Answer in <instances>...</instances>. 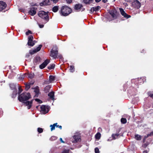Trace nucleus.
Segmentation results:
<instances>
[{
	"mask_svg": "<svg viewBox=\"0 0 153 153\" xmlns=\"http://www.w3.org/2000/svg\"><path fill=\"white\" fill-rule=\"evenodd\" d=\"M82 9H83L82 10H84V8H82Z\"/></svg>",
	"mask_w": 153,
	"mask_h": 153,
	"instance_id": "61",
	"label": "nucleus"
},
{
	"mask_svg": "<svg viewBox=\"0 0 153 153\" xmlns=\"http://www.w3.org/2000/svg\"><path fill=\"white\" fill-rule=\"evenodd\" d=\"M95 153H99L100 152L98 148L96 147L95 149Z\"/></svg>",
	"mask_w": 153,
	"mask_h": 153,
	"instance_id": "40",
	"label": "nucleus"
},
{
	"mask_svg": "<svg viewBox=\"0 0 153 153\" xmlns=\"http://www.w3.org/2000/svg\"><path fill=\"white\" fill-rule=\"evenodd\" d=\"M57 139V137L55 136H52L51 137L50 139L51 140H54Z\"/></svg>",
	"mask_w": 153,
	"mask_h": 153,
	"instance_id": "38",
	"label": "nucleus"
},
{
	"mask_svg": "<svg viewBox=\"0 0 153 153\" xmlns=\"http://www.w3.org/2000/svg\"><path fill=\"white\" fill-rule=\"evenodd\" d=\"M42 47V45H39V46L38 47H37L36 49H34L33 50L30 51V53L31 54H34V53L39 51L40 50Z\"/></svg>",
	"mask_w": 153,
	"mask_h": 153,
	"instance_id": "10",
	"label": "nucleus"
},
{
	"mask_svg": "<svg viewBox=\"0 0 153 153\" xmlns=\"http://www.w3.org/2000/svg\"><path fill=\"white\" fill-rule=\"evenodd\" d=\"M55 78L54 76L52 75H50L49 76V81L50 82H51L53 81H54L55 79Z\"/></svg>",
	"mask_w": 153,
	"mask_h": 153,
	"instance_id": "24",
	"label": "nucleus"
},
{
	"mask_svg": "<svg viewBox=\"0 0 153 153\" xmlns=\"http://www.w3.org/2000/svg\"><path fill=\"white\" fill-rule=\"evenodd\" d=\"M30 98L31 95L29 93L24 92L19 96L18 99L20 102L24 103L25 105L27 106L28 109H29L32 106L33 100L30 101H29L25 102V101H27Z\"/></svg>",
	"mask_w": 153,
	"mask_h": 153,
	"instance_id": "1",
	"label": "nucleus"
},
{
	"mask_svg": "<svg viewBox=\"0 0 153 153\" xmlns=\"http://www.w3.org/2000/svg\"><path fill=\"white\" fill-rule=\"evenodd\" d=\"M31 32L30 30H29L26 33V35H28L29 34H31Z\"/></svg>",
	"mask_w": 153,
	"mask_h": 153,
	"instance_id": "42",
	"label": "nucleus"
},
{
	"mask_svg": "<svg viewBox=\"0 0 153 153\" xmlns=\"http://www.w3.org/2000/svg\"><path fill=\"white\" fill-rule=\"evenodd\" d=\"M151 134L153 135V131L151 133Z\"/></svg>",
	"mask_w": 153,
	"mask_h": 153,
	"instance_id": "55",
	"label": "nucleus"
},
{
	"mask_svg": "<svg viewBox=\"0 0 153 153\" xmlns=\"http://www.w3.org/2000/svg\"><path fill=\"white\" fill-rule=\"evenodd\" d=\"M101 137V134L99 132L97 133L95 135V138L96 139H99Z\"/></svg>",
	"mask_w": 153,
	"mask_h": 153,
	"instance_id": "28",
	"label": "nucleus"
},
{
	"mask_svg": "<svg viewBox=\"0 0 153 153\" xmlns=\"http://www.w3.org/2000/svg\"><path fill=\"white\" fill-rule=\"evenodd\" d=\"M94 7V10L95 12L98 11L99 9H100V7L99 6H97V7Z\"/></svg>",
	"mask_w": 153,
	"mask_h": 153,
	"instance_id": "34",
	"label": "nucleus"
},
{
	"mask_svg": "<svg viewBox=\"0 0 153 153\" xmlns=\"http://www.w3.org/2000/svg\"><path fill=\"white\" fill-rule=\"evenodd\" d=\"M149 96L151 97L153 99V93H150L149 94Z\"/></svg>",
	"mask_w": 153,
	"mask_h": 153,
	"instance_id": "49",
	"label": "nucleus"
},
{
	"mask_svg": "<svg viewBox=\"0 0 153 153\" xmlns=\"http://www.w3.org/2000/svg\"><path fill=\"white\" fill-rule=\"evenodd\" d=\"M38 106H36V108H38Z\"/></svg>",
	"mask_w": 153,
	"mask_h": 153,
	"instance_id": "63",
	"label": "nucleus"
},
{
	"mask_svg": "<svg viewBox=\"0 0 153 153\" xmlns=\"http://www.w3.org/2000/svg\"><path fill=\"white\" fill-rule=\"evenodd\" d=\"M59 0H51V1H53L54 3H56Z\"/></svg>",
	"mask_w": 153,
	"mask_h": 153,
	"instance_id": "45",
	"label": "nucleus"
},
{
	"mask_svg": "<svg viewBox=\"0 0 153 153\" xmlns=\"http://www.w3.org/2000/svg\"><path fill=\"white\" fill-rule=\"evenodd\" d=\"M41 111L43 114H45L48 113V111H47V108L45 105H42L41 106Z\"/></svg>",
	"mask_w": 153,
	"mask_h": 153,
	"instance_id": "14",
	"label": "nucleus"
},
{
	"mask_svg": "<svg viewBox=\"0 0 153 153\" xmlns=\"http://www.w3.org/2000/svg\"><path fill=\"white\" fill-rule=\"evenodd\" d=\"M145 139H144L143 140V142H144L145 141Z\"/></svg>",
	"mask_w": 153,
	"mask_h": 153,
	"instance_id": "57",
	"label": "nucleus"
},
{
	"mask_svg": "<svg viewBox=\"0 0 153 153\" xmlns=\"http://www.w3.org/2000/svg\"><path fill=\"white\" fill-rule=\"evenodd\" d=\"M60 140L61 142L63 143H64V142L63 141L62 139V138H60Z\"/></svg>",
	"mask_w": 153,
	"mask_h": 153,
	"instance_id": "51",
	"label": "nucleus"
},
{
	"mask_svg": "<svg viewBox=\"0 0 153 153\" xmlns=\"http://www.w3.org/2000/svg\"><path fill=\"white\" fill-rule=\"evenodd\" d=\"M95 1L96 2H99L100 1H101V0H95Z\"/></svg>",
	"mask_w": 153,
	"mask_h": 153,
	"instance_id": "53",
	"label": "nucleus"
},
{
	"mask_svg": "<svg viewBox=\"0 0 153 153\" xmlns=\"http://www.w3.org/2000/svg\"><path fill=\"white\" fill-rule=\"evenodd\" d=\"M16 95H17L16 91H14L13 92V94H12V97L13 98H15L16 97Z\"/></svg>",
	"mask_w": 153,
	"mask_h": 153,
	"instance_id": "37",
	"label": "nucleus"
},
{
	"mask_svg": "<svg viewBox=\"0 0 153 153\" xmlns=\"http://www.w3.org/2000/svg\"><path fill=\"white\" fill-rule=\"evenodd\" d=\"M10 88L12 89H14L15 88V86L13 84H10Z\"/></svg>",
	"mask_w": 153,
	"mask_h": 153,
	"instance_id": "33",
	"label": "nucleus"
},
{
	"mask_svg": "<svg viewBox=\"0 0 153 153\" xmlns=\"http://www.w3.org/2000/svg\"><path fill=\"white\" fill-rule=\"evenodd\" d=\"M33 6H37V5H36V4H34V5H32Z\"/></svg>",
	"mask_w": 153,
	"mask_h": 153,
	"instance_id": "56",
	"label": "nucleus"
},
{
	"mask_svg": "<svg viewBox=\"0 0 153 153\" xmlns=\"http://www.w3.org/2000/svg\"><path fill=\"white\" fill-rule=\"evenodd\" d=\"M62 57V56H61L60 57V58H61Z\"/></svg>",
	"mask_w": 153,
	"mask_h": 153,
	"instance_id": "59",
	"label": "nucleus"
},
{
	"mask_svg": "<svg viewBox=\"0 0 153 153\" xmlns=\"http://www.w3.org/2000/svg\"><path fill=\"white\" fill-rule=\"evenodd\" d=\"M28 45L31 46H33L35 44V42L33 41V37L32 35H30L28 38Z\"/></svg>",
	"mask_w": 153,
	"mask_h": 153,
	"instance_id": "7",
	"label": "nucleus"
},
{
	"mask_svg": "<svg viewBox=\"0 0 153 153\" xmlns=\"http://www.w3.org/2000/svg\"><path fill=\"white\" fill-rule=\"evenodd\" d=\"M35 100L36 101L38 102L39 103H41L42 102V101L38 99H36Z\"/></svg>",
	"mask_w": 153,
	"mask_h": 153,
	"instance_id": "39",
	"label": "nucleus"
},
{
	"mask_svg": "<svg viewBox=\"0 0 153 153\" xmlns=\"http://www.w3.org/2000/svg\"><path fill=\"white\" fill-rule=\"evenodd\" d=\"M145 146H147V145H146V144H145Z\"/></svg>",
	"mask_w": 153,
	"mask_h": 153,
	"instance_id": "62",
	"label": "nucleus"
},
{
	"mask_svg": "<svg viewBox=\"0 0 153 153\" xmlns=\"http://www.w3.org/2000/svg\"><path fill=\"white\" fill-rule=\"evenodd\" d=\"M50 4V1L49 0H45L42 2L40 3V5L42 6L44 5H47Z\"/></svg>",
	"mask_w": 153,
	"mask_h": 153,
	"instance_id": "16",
	"label": "nucleus"
},
{
	"mask_svg": "<svg viewBox=\"0 0 153 153\" xmlns=\"http://www.w3.org/2000/svg\"><path fill=\"white\" fill-rule=\"evenodd\" d=\"M148 152L147 150H144L143 151V153H147Z\"/></svg>",
	"mask_w": 153,
	"mask_h": 153,
	"instance_id": "52",
	"label": "nucleus"
},
{
	"mask_svg": "<svg viewBox=\"0 0 153 153\" xmlns=\"http://www.w3.org/2000/svg\"><path fill=\"white\" fill-rule=\"evenodd\" d=\"M132 5L133 7L139 9L141 6V4L138 0H135L132 2Z\"/></svg>",
	"mask_w": 153,
	"mask_h": 153,
	"instance_id": "5",
	"label": "nucleus"
},
{
	"mask_svg": "<svg viewBox=\"0 0 153 153\" xmlns=\"http://www.w3.org/2000/svg\"><path fill=\"white\" fill-rule=\"evenodd\" d=\"M69 152V150L65 149L63 151L62 153H68Z\"/></svg>",
	"mask_w": 153,
	"mask_h": 153,
	"instance_id": "41",
	"label": "nucleus"
},
{
	"mask_svg": "<svg viewBox=\"0 0 153 153\" xmlns=\"http://www.w3.org/2000/svg\"><path fill=\"white\" fill-rule=\"evenodd\" d=\"M51 88V86L50 85H48L46 86L44 88V91L46 93L48 92Z\"/></svg>",
	"mask_w": 153,
	"mask_h": 153,
	"instance_id": "18",
	"label": "nucleus"
},
{
	"mask_svg": "<svg viewBox=\"0 0 153 153\" xmlns=\"http://www.w3.org/2000/svg\"><path fill=\"white\" fill-rule=\"evenodd\" d=\"M57 124V123H54L53 125H51L50 127L51 128V131L54 130L55 129V127L56 126V125Z\"/></svg>",
	"mask_w": 153,
	"mask_h": 153,
	"instance_id": "23",
	"label": "nucleus"
},
{
	"mask_svg": "<svg viewBox=\"0 0 153 153\" xmlns=\"http://www.w3.org/2000/svg\"><path fill=\"white\" fill-rule=\"evenodd\" d=\"M48 12H46L44 11L41 10L38 12V15L40 17L45 20V23L48 22L49 19L48 15Z\"/></svg>",
	"mask_w": 153,
	"mask_h": 153,
	"instance_id": "3",
	"label": "nucleus"
},
{
	"mask_svg": "<svg viewBox=\"0 0 153 153\" xmlns=\"http://www.w3.org/2000/svg\"><path fill=\"white\" fill-rule=\"evenodd\" d=\"M39 91V90L38 89V87H36L34 90V92H35L36 95H37L38 94Z\"/></svg>",
	"mask_w": 153,
	"mask_h": 153,
	"instance_id": "31",
	"label": "nucleus"
},
{
	"mask_svg": "<svg viewBox=\"0 0 153 153\" xmlns=\"http://www.w3.org/2000/svg\"><path fill=\"white\" fill-rule=\"evenodd\" d=\"M55 65L54 64H52L50 65L48 68L49 70H51L54 68Z\"/></svg>",
	"mask_w": 153,
	"mask_h": 153,
	"instance_id": "27",
	"label": "nucleus"
},
{
	"mask_svg": "<svg viewBox=\"0 0 153 153\" xmlns=\"http://www.w3.org/2000/svg\"><path fill=\"white\" fill-rule=\"evenodd\" d=\"M72 12V10L69 7L64 6L62 7L61 10L59 12L62 16H66L71 13Z\"/></svg>",
	"mask_w": 153,
	"mask_h": 153,
	"instance_id": "2",
	"label": "nucleus"
},
{
	"mask_svg": "<svg viewBox=\"0 0 153 153\" xmlns=\"http://www.w3.org/2000/svg\"><path fill=\"white\" fill-rule=\"evenodd\" d=\"M102 1L104 3H105L108 1V0H102Z\"/></svg>",
	"mask_w": 153,
	"mask_h": 153,
	"instance_id": "50",
	"label": "nucleus"
},
{
	"mask_svg": "<svg viewBox=\"0 0 153 153\" xmlns=\"http://www.w3.org/2000/svg\"><path fill=\"white\" fill-rule=\"evenodd\" d=\"M82 7V5L81 4H77L75 5L74 9L75 10H80Z\"/></svg>",
	"mask_w": 153,
	"mask_h": 153,
	"instance_id": "17",
	"label": "nucleus"
},
{
	"mask_svg": "<svg viewBox=\"0 0 153 153\" xmlns=\"http://www.w3.org/2000/svg\"><path fill=\"white\" fill-rule=\"evenodd\" d=\"M109 13L113 18H116V15L114 13V11H111L109 12Z\"/></svg>",
	"mask_w": 153,
	"mask_h": 153,
	"instance_id": "22",
	"label": "nucleus"
},
{
	"mask_svg": "<svg viewBox=\"0 0 153 153\" xmlns=\"http://www.w3.org/2000/svg\"><path fill=\"white\" fill-rule=\"evenodd\" d=\"M7 6L6 3L2 1H0V11H1Z\"/></svg>",
	"mask_w": 153,
	"mask_h": 153,
	"instance_id": "13",
	"label": "nucleus"
},
{
	"mask_svg": "<svg viewBox=\"0 0 153 153\" xmlns=\"http://www.w3.org/2000/svg\"><path fill=\"white\" fill-rule=\"evenodd\" d=\"M82 2L85 4H90L93 2V0H83Z\"/></svg>",
	"mask_w": 153,
	"mask_h": 153,
	"instance_id": "20",
	"label": "nucleus"
},
{
	"mask_svg": "<svg viewBox=\"0 0 153 153\" xmlns=\"http://www.w3.org/2000/svg\"><path fill=\"white\" fill-rule=\"evenodd\" d=\"M121 122L122 123L125 124L126 123L127 120L126 118H122L121 119Z\"/></svg>",
	"mask_w": 153,
	"mask_h": 153,
	"instance_id": "30",
	"label": "nucleus"
},
{
	"mask_svg": "<svg viewBox=\"0 0 153 153\" xmlns=\"http://www.w3.org/2000/svg\"><path fill=\"white\" fill-rule=\"evenodd\" d=\"M22 91V90L20 88H19V92L18 93L20 94Z\"/></svg>",
	"mask_w": 153,
	"mask_h": 153,
	"instance_id": "46",
	"label": "nucleus"
},
{
	"mask_svg": "<svg viewBox=\"0 0 153 153\" xmlns=\"http://www.w3.org/2000/svg\"><path fill=\"white\" fill-rule=\"evenodd\" d=\"M58 6H55L52 8V11L54 12H56L58 10Z\"/></svg>",
	"mask_w": 153,
	"mask_h": 153,
	"instance_id": "26",
	"label": "nucleus"
},
{
	"mask_svg": "<svg viewBox=\"0 0 153 153\" xmlns=\"http://www.w3.org/2000/svg\"><path fill=\"white\" fill-rule=\"evenodd\" d=\"M67 3H70L72 2V0H66Z\"/></svg>",
	"mask_w": 153,
	"mask_h": 153,
	"instance_id": "47",
	"label": "nucleus"
},
{
	"mask_svg": "<svg viewBox=\"0 0 153 153\" xmlns=\"http://www.w3.org/2000/svg\"><path fill=\"white\" fill-rule=\"evenodd\" d=\"M107 140H108V141H110V140H109V139H108Z\"/></svg>",
	"mask_w": 153,
	"mask_h": 153,
	"instance_id": "58",
	"label": "nucleus"
},
{
	"mask_svg": "<svg viewBox=\"0 0 153 153\" xmlns=\"http://www.w3.org/2000/svg\"><path fill=\"white\" fill-rule=\"evenodd\" d=\"M37 131L39 133H41L43 132V130L42 128H38L37 129Z\"/></svg>",
	"mask_w": 153,
	"mask_h": 153,
	"instance_id": "36",
	"label": "nucleus"
},
{
	"mask_svg": "<svg viewBox=\"0 0 153 153\" xmlns=\"http://www.w3.org/2000/svg\"><path fill=\"white\" fill-rule=\"evenodd\" d=\"M70 71L71 72H74L75 71L74 66L73 65L70 66Z\"/></svg>",
	"mask_w": 153,
	"mask_h": 153,
	"instance_id": "29",
	"label": "nucleus"
},
{
	"mask_svg": "<svg viewBox=\"0 0 153 153\" xmlns=\"http://www.w3.org/2000/svg\"><path fill=\"white\" fill-rule=\"evenodd\" d=\"M133 80H132V82H133Z\"/></svg>",
	"mask_w": 153,
	"mask_h": 153,
	"instance_id": "60",
	"label": "nucleus"
},
{
	"mask_svg": "<svg viewBox=\"0 0 153 153\" xmlns=\"http://www.w3.org/2000/svg\"><path fill=\"white\" fill-rule=\"evenodd\" d=\"M34 76V74L33 73L29 74L28 75V77L30 79L33 78Z\"/></svg>",
	"mask_w": 153,
	"mask_h": 153,
	"instance_id": "32",
	"label": "nucleus"
},
{
	"mask_svg": "<svg viewBox=\"0 0 153 153\" xmlns=\"http://www.w3.org/2000/svg\"><path fill=\"white\" fill-rule=\"evenodd\" d=\"M58 50L56 47H54L51 51L50 56L54 58H56L58 55Z\"/></svg>",
	"mask_w": 153,
	"mask_h": 153,
	"instance_id": "4",
	"label": "nucleus"
},
{
	"mask_svg": "<svg viewBox=\"0 0 153 153\" xmlns=\"http://www.w3.org/2000/svg\"><path fill=\"white\" fill-rule=\"evenodd\" d=\"M30 84L26 85L25 88L26 90H28L30 88Z\"/></svg>",
	"mask_w": 153,
	"mask_h": 153,
	"instance_id": "35",
	"label": "nucleus"
},
{
	"mask_svg": "<svg viewBox=\"0 0 153 153\" xmlns=\"http://www.w3.org/2000/svg\"><path fill=\"white\" fill-rule=\"evenodd\" d=\"M37 9V8L35 7H31L30 8L28 13L29 14L33 16L36 14Z\"/></svg>",
	"mask_w": 153,
	"mask_h": 153,
	"instance_id": "9",
	"label": "nucleus"
},
{
	"mask_svg": "<svg viewBox=\"0 0 153 153\" xmlns=\"http://www.w3.org/2000/svg\"><path fill=\"white\" fill-rule=\"evenodd\" d=\"M119 9L121 14L124 17L128 19L131 17V16L126 14L122 8H120Z\"/></svg>",
	"mask_w": 153,
	"mask_h": 153,
	"instance_id": "12",
	"label": "nucleus"
},
{
	"mask_svg": "<svg viewBox=\"0 0 153 153\" xmlns=\"http://www.w3.org/2000/svg\"><path fill=\"white\" fill-rule=\"evenodd\" d=\"M134 138L137 140H140L141 139V136L138 134H136L134 135Z\"/></svg>",
	"mask_w": 153,
	"mask_h": 153,
	"instance_id": "21",
	"label": "nucleus"
},
{
	"mask_svg": "<svg viewBox=\"0 0 153 153\" xmlns=\"http://www.w3.org/2000/svg\"><path fill=\"white\" fill-rule=\"evenodd\" d=\"M48 96L52 100H54V92L53 91L51 92L48 94Z\"/></svg>",
	"mask_w": 153,
	"mask_h": 153,
	"instance_id": "19",
	"label": "nucleus"
},
{
	"mask_svg": "<svg viewBox=\"0 0 153 153\" xmlns=\"http://www.w3.org/2000/svg\"><path fill=\"white\" fill-rule=\"evenodd\" d=\"M38 25L39 26V27L40 28H43L44 27V25H40L39 24V23H38Z\"/></svg>",
	"mask_w": 153,
	"mask_h": 153,
	"instance_id": "44",
	"label": "nucleus"
},
{
	"mask_svg": "<svg viewBox=\"0 0 153 153\" xmlns=\"http://www.w3.org/2000/svg\"><path fill=\"white\" fill-rule=\"evenodd\" d=\"M56 127H58L60 129H61L62 128V127L61 126H59V125H56Z\"/></svg>",
	"mask_w": 153,
	"mask_h": 153,
	"instance_id": "48",
	"label": "nucleus"
},
{
	"mask_svg": "<svg viewBox=\"0 0 153 153\" xmlns=\"http://www.w3.org/2000/svg\"><path fill=\"white\" fill-rule=\"evenodd\" d=\"M90 11H91L92 12V13H93L94 12V11H95V10H94V7H92L91 8V9L90 10Z\"/></svg>",
	"mask_w": 153,
	"mask_h": 153,
	"instance_id": "43",
	"label": "nucleus"
},
{
	"mask_svg": "<svg viewBox=\"0 0 153 153\" xmlns=\"http://www.w3.org/2000/svg\"><path fill=\"white\" fill-rule=\"evenodd\" d=\"M119 135V134L118 133H117L115 134H113L112 135V137L113 139L115 140L117 139Z\"/></svg>",
	"mask_w": 153,
	"mask_h": 153,
	"instance_id": "25",
	"label": "nucleus"
},
{
	"mask_svg": "<svg viewBox=\"0 0 153 153\" xmlns=\"http://www.w3.org/2000/svg\"><path fill=\"white\" fill-rule=\"evenodd\" d=\"M50 62V60L46 59L42 64L39 65V68L42 69L45 68Z\"/></svg>",
	"mask_w": 153,
	"mask_h": 153,
	"instance_id": "11",
	"label": "nucleus"
},
{
	"mask_svg": "<svg viewBox=\"0 0 153 153\" xmlns=\"http://www.w3.org/2000/svg\"><path fill=\"white\" fill-rule=\"evenodd\" d=\"M73 138L74 140L72 141V142L75 143L81 141L80 136L79 135H75L73 136Z\"/></svg>",
	"mask_w": 153,
	"mask_h": 153,
	"instance_id": "8",
	"label": "nucleus"
},
{
	"mask_svg": "<svg viewBox=\"0 0 153 153\" xmlns=\"http://www.w3.org/2000/svg\"><path fill=\"white\" fill-rule=\"evenodd\" d=\"M41 59L40 57L37 56L34 59L33 62L36 64H39L41 62Z\"/></svg>",
	"mask_w": 153,
	"mask_h": 153,
	"instance_id": "15",
	"label": "nucleus"
},
{
	"mask_svg": "<svg viewBox=\"0 0 153 153\" xmlns=\"http://www.w3.org/2000/svg\"><path fill=\"white\" fill-rule=\"evenodd\" d=\"M149 134H148L147 136H145V139H146V138H147L148 136H149Z\"/></svg>",
	"mask_w": 153,
	"mask_h": 153,
	"instance_id": "54",
	"label": "nucleus"
},
{
	"mask_svg": "<svg viewBox=\"0 0 153 153\" xmlns=\"http://www.w3.org/2000/svg\"><path fill=\"white\" fill-rule=\"evenodd\" d=\"M135 84H139L142 83H143L146 80V78L143 77L140 78H137L135 80Z\"/></svg>",
	"mask_w": 153,
	"mask_h": 153,
	"instance_id": "6",
	"label": "nucleus"
}]
</instances>
